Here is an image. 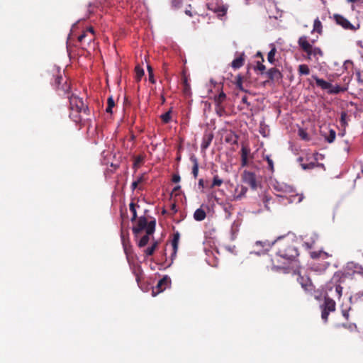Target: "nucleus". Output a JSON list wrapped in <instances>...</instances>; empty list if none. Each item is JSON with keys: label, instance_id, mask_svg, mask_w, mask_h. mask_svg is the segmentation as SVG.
Returning a JSON list of instances; mask_svg holds the SVG:
<instances>
[{"label": "nucleus", "instance_id": "1", "mask_svg": "<svg viewBox=\"0 0 363 363\" xmlns=\"http://www.w3.org/2000/svg\"><path fill=\"white\" fill-rule=\"evenodd\" d=\"M274 189L281 193L278 195L279 197L287 199L288 203H299L304 198L303 194L296 193L293 186L285 183L276 182L274 184Z\"/></svg>", "mask_w": 363, "mask_h": 363}, {"label": "nucleus", "instance_id": "2", "mask_svg": "<svg viewBox=\"0 0 363 363\" xmlns=\"http://www.w3.org/2000/svg\"><path fill=\"white\" fill-rule=\"evenodd\" d=\"M283 238L284 237L277 242L278 243L277 255L289 261L294 260L299 255L298 249L289 240H283Z\"/></svg>", "mask_w": 363, "mask_h": 363}, {"label": "nucleus", "instance_id": "3", "mask_svg": "<svg viewBox=\"0 0 363 363\" xmlns=\"http://www.w3.org/2000/svg\"><path fill=\"white\" fill-rule=\"evenodd\" d=\"M70 109L76 111H83V113L88 115L89 108L84 104L82 98H79L76 94H72L69 96Z\"/></svg>", "mask_w": 363, "mask_h": 363}, {"label": "nucleus", "instance_id": "4", "mask_svg": "<svg viewBox=\"0 0 363 363\" xmlns=\"http://www.w3.org/2000/svg\"><path fill=\"white\" fill-rule=\"evenodd\" d=\"M333 18L337 25L341 26L345 30L356 31L360 28L359 23L356 25L352 24L347 18L340 14H334Z\"/></svg>", "mask_w": 363, "mask_h": 363}, {"label": "nucleus", "instance_id": "5", "mask_svg": "<svg viewBox=\"0 0 363 363\" xmlns=\"http://www.w3.org/2000/svg\"><path fill=\"white\" fill-rule=\"evenodd\" d=\"M336 304L335 301L325 294L324 296V301L320 305L321 310V318H328L330 312L335 311Z\"/></svg>", "mask_w": 363, "mask_h": 363}, {"label": "nucleus", "instance_id": "6", "mask_svg": "<svg viewBox=\"0 0 363 363\" xmlns=\"http://www.w3.org/2000/svg\"><path fill=\"white\" fill-rule=\"evenodd\" d=\"M335 279L334 276L333 280L327 283L325 286V294L328 296H332L334 298L340 299L342 295V286L340 284L335 283L333 280Z\"/></svg>", "mask_w": 363, "mask_h": 363}, {"label": "nucleus", "instance_id": "7", "mask_svg": "<svg viewBox=\"0 0 363 363\" xmlns=\"http://www.w3.org/2000/svg\"><path fill=\"white\" fill-rule=\"evenodd\" d=\"M53 86L56 90L61 92L60 94H68L70 90V85L67 83V79L62 75L55 77Z\"/></svg>", "mask_w": 363, "mask_h": 363}, {"label": "nucleus", "instance_id": "8", "mask_svg": "<svg viewBox=\"0 0 363 363\" xmlns=\"http://www.w3.org/2000/svg\"><path fill=\"white\" fill-rule=\"evenodd\" d=\"M281 238L282 237H279L277 240H275L273 242L257 241L255 244V247L257 248V250L254 251V253L258 255L265 253L271 249L272 245H274L279 240H281Z\"/></svg>", "mask_w": 363, "mask_h": 363}, {"label": "nucleus", "instance_id": "9", "mask_svg": "<svg viewBox=\"0 0 363 363\" xmlns=\"http://www.w3.org/2000/svg\"><path fill=\"white\" fill-rule=\"evenodd\" d=\"M156 221L155 220H151L149 222L148 225L147 226L146 235L141 238L139 240L138 246L140 247H143L145 246L150 240V235L153 234L155 230Z\"/></svg>", "mask_w": 363, "mask_h": 363}, {"label": "nucleus", "instance_id": "10", "mask_svg": "<svg viewBox=\"0 0 363 363\" xmlns=\"http://www.w3.org/2000/svg\"><path fill=\"white\" fill-rule=\"evenodd\" d=\"M316 40H309L307 35H301L298 40L299 48L306 53L311 49Z\"/></svg>", "mask_w": 363, "mask_h": 363}, {"label": "nucleus", "instance_id": "11", "mask_svg": "<svg viewBox=\"0 0 363 363\" xmlns=\"http://www.w3.org/2000/svg\"><path fill=\"white\" fill-rule=\"evenodd\" d=\"M170 278L168 276H164L162 279L159 280L157 286L152 289L153 296H156L159 293L163 291L170 286Z\"/></svg>", "mask_w": 363, "mask_h": 363}, {"label": "nucleus", "instance_id": "12", "mask_svg": "<svg viewBox=\"0 0 363 363\" xmlns=\"http://www.w3.org/2000/svg\"><path fill=\"white\" fill-rule=\"evenodd\" d=\"M208 8L218 17L224 16L228 11V6L222 4L211 3L208 4Z\"/></svg>", "mask_w": 363, "mask_h": 363}, {"label": "nucleus", "instance_id": "13", "mask_svg": "<svg viewBox=\"0 0 363 363\" xmlns=\"http://www.w3.org/2000/svg\"><path fill=\"white\" fill-rule=\"evenodd\" d=\"M242 180L245 184H248L252 189H257V179L255 173L246 170L244 171L242 174Z\"/></svg>", "mask_w": 363, "mask_h": 363}, {"label": "nucleus", "instance_id": "14", "mask_svg": "<svg viewBox=\"0 0 363 363\" xmlns=\"http://www.w3.org/2000/svg\"><path fill=\"white\" fill-rule=\"evenodd\" d=\"M297 281L306 291L311 292L314 289V286L311 279L307 276H302L299 274L297 278Z\"/></svg>", "mask_w": 363, "mask_h": 363}, {"label": "nucleus", "instance_id": "15", "mask_svg": "<svg viewBox=\"0 0 363 363\" xmlns=\"http://www.w3.org/2000/svg\"><path fill=\"white\" fill-rule=\"evenodd\" d=\"M265 74L267 76L268 79L272 82H279L281 80L283 77L281 72L276 67L269 69L265 72Z\"/></svg>", "mask_w": 363, "mask_h": 363}, {"label": "nucleus", "instance_id": "16", "mask_svg": "<svg viewBox=\"0 0 363 363\" xmlns=\"http://www.w3.org/2000/svg\"><path fill=\"white\" fill-rule=\"evenodd\" d=\"M147 220L145 216H141L139 218L137 224L133 228V233L137 235L140 231L143 230H145L147 231V226L148 225Z\"/></svg>", "mask_w": 363, "mask_h": 363}, {"label": "nucleus", "instance_id": "17", "mask_svg": "<svg viewBox=\"0 0 363 363\" xmlns=\"http://www.w3.org/2000/svg\"><path fill=\"white\" fill-rule=\"evenodd\" d=\"M179 238H180L179 233V232L174 233L173 235L172 240V246L173 248V252L171 255L172 260H173L177 256V250H178V247H179Z\"/></svg>", "mask_w": 363, "mask_h": 363}, {"label": "nucleus", "instance_id": "18", "mask_svg": "<svg viewBox=\"0 0 363 363\" xmlns=\"http://www.w3.org/2000/svg\"><path fill=\"white\" fill-rule=\"evenodd\" d=\"M297 160L300 163V165L301 166V167L303 169H305V170H306V169H311L314 168L316 166H323V164L317 163V159L316 158H315V162H311L309 163L303 162L304 160H305V158L303 157H299L297 159Z\"/></svg>", "mask_w": 363, "mask_h": 363}, {"label": "nucleus", "instance_id": "19", "mask_svg": "<svg viewBox=\"0 0 363 363\" xmlns=\"http://www.w3.org/2000/svg\"><path fill=\"white\" fill-rule=\"evenodd\" d=\"M213 138V135L211 133H206L202 138L201 148L202 150H206L211 145Z\"/></svg>", "mask_w": 363, "mask_h": 363}, {"label": "nucleus", "instance_id": "20", "mask_svg": "<svg viewBox=\"0 0 363 363\" xmlns=\"http://www.w3.org/2000/svg\"><path fill=\"white\" fill-rule=\"evenodd\" d=\"M312 77L315 81L316 85L323 90L328 91L329 88L331 86V83L318 78L316 75H313Z\"/></svg>", "mask_w": 363, "mask_h": 363}, {"label": "nucleus", "instance_id": "21", "mask_svg": "<svg viewBox=\"0 0 363 363\" xmlns=\"http://www.w3.org/2000/svg\"><path fill=\"white\" fill-rule=\"evenodd\" d=\"M307 57L308 59H311L313 57H316L318 56L322 57L323 55V53L321 50V49L318 47H314L313 45L311 47V49L308 51Z\"/></svg>", "mask_w": 363, "mask_h": 363}, {"label": "nucleus", "instance_id": "22", "mask_svg": "<svg viewBox=\"0 0 363 363\" xmlns=\"http://www.w3.org/2000/svg\"><path fill=\"white\" fill-rule=\"evenodd\" d=\"M271 50L267 54V60L271 65L275 64V55L277 53V48L273 43L269 45Z\"/></svg>", "mask_w": 363, "mask_h": 363}, {"label": "nucleus", "instance_id": "23", "mask_svg": "<svg viewBox=\"0 0 363 363\" xmlns=\"http://www.w3.org/2000/svg\"><path fill=\"white\" fill-rule=\"evenodd\" d=\"M310 256L312 259H319V258L324 259L328 258L329 257V255H328V253H327L323 250H319V251L311 252Z\"/></svg>", "mask_w": 363, "mask_h": 363}, {"label": "nucleus", "instance_id": "24", "mask_svg": "<svg viewBox=\"0 0 363 363\" xmlns=\"http://www.w3.org/2000/svg\"><path fill=\"white\" fill-rule=\"evenodd\" d=\"M318 33L320 35H321L323 33V25L318 18H316L313 21V30H311V33Z\"/></svg>", "mask_w": 363, "mask_h": 363}, {"label": "nucleus", "instance_id": "25", "mask_svg": "<svg viewBox=\"0 0 363 363\" xmlns=\"http://www.w3.org/2000/svg\"><path fill=\"white\" fill-rule=\"evenodd\" d=\"M206 217V211L201 208H197L194 213V218L196 221H202Z\"/></svg>", "mask_w": 363, "mask_h": 363}, {"label": "nucleus", "instance_id": "26", "mask_svg": "<svg viewBox=\"0 0 363 363\" xmlns=\"http://www.w3.org/2000/svg\"><path fill=\"white\" fill-rule=\"evenodd\" d=\"M82 113L83 111H76L71 110L69 113L70 118L76 123H79L82 121Z\"/></svg>", "mask_w": 363, "mask_h": 363}, {"label": "nucleus", "instance_id": "27", "mask_svg": "<svg viewBox=\"0 0 363 363\" xmlns=\"http://www.w3.org/2000/svg\"><path fill=\"white\" fill-rule=\"evenodd\" d=\"M191 161L193 162L192 174L196 179L199 174V162L197 158L193 155L191 157Z\"/></svg>", "mask_w": 363, "mask_h": 363}, {"label": "nucleus", "instance_id": "28", "mask_svg": "<svg viewBox=\"0 0 363 363\" xmlns=\"http://www.w3.org/2000/svg\"><path fill=\"white\" fill-rule=\"evenodd\" d=\"M244 64V58L242 55L235 58L231 62V66L234 69L240 68Z\"/></svg>", "mask_w": 363, "mask_h": 363}, {"label": "nucleus", "instance_id": "29", "mask_svg": "<svg viewBox=\"0 0 363 363\" xmlns=\"http://www.w3.org/2000/svg\"><path fill=\"white\" fill-rule=\"evenodd\" d=\"M223 209L225 212V218L229 219L232 216L233 206L230 203L223 204Z\"/></svg>", "mask_w": 363, "mask_h": 363}, {"label": "nucleus", "instance_id": "30", "mask_svg": "<svg viewBox=\"0 0 363 363\" xmlns=\"http://www.w3.org/2000/svg\"><path fill=\"white\" fill-rule=\"evenodd\" d=\"M345 89L341 87L339 85L333 86L331 84V86L329 88V89L328 91V93L330 94H339L340 92L345 91Z\"/></svg>", "mask_w": 363, "mask_h": 363}, {"label": "nucleus", "instance_id": "31", "mask_svg": "<svg viewBox=\"0 0 363 363\" xmlns=\"http://www.w3.org/2000/svg\"><path fill=\"white\" fill-rule=\"evenodd\" d=\"M239 231V224L235 221L231 225L230 229V239L231 240H234L236 238L237 233Z\"/></svg>", "mask_w": 363, "mask_h": 363}, {"label": "nucleus", "instance_id": "32", "mask_svg": "<svg viewBox=\"0 0 363 363\" xmlns=\"http://www.w3.org/2000/svg\"><path fill=\"white\" fill-rule=\"evenodd\" d=\"M362 297H363V289L351 296L350 301L351 303H357L361 300Z\"/></svg>", "mask_w": 363, "mask_h": 363}, {"label": "nucleus", "instance_id": "33", "mask_svg": "<svg viewBox=\"0 0 363 363\" xmlns=\"http://www.w3.org/2000/svg\"><path fill=\"white\" fill-rule=\"evenodd\" d=\"M298 74L300 75H308L310 73V69L307 65L302 64L298 66Z\"/></svg>", "mask_w": 363, "mask_h": 363}, {"label": "nucleus", "instance_id": "34", "mask_svg": "<svg viewBox=\"0 0 363 363\" xmlns=\"http://www.w3.org/2000/svg\"><path fill=\"white\" fill-rule=\"evenodd\" d=\"M225 99L226 94L223 91H221L218 95L214 97L215 104L222 105Z\"/></svg>", "mask_w": 363, "mask_h": 363}, {"label": "nucleus", "instance_id": "35", "mask_svg": "<svg viewBox=\"0 0 363 363\" xmlns=\"http://www.w3.org/2000/svg\"><path fill=\"white\" fill-rule=\"evenodd\" d=\"M115 106L114 100L112 96H109L107 100V107L106 108V111L108 113H113V108Z\"/></svg>", "mask_w": 363, "mask_h": 363}, {"label": "nucleus", "instance_id": "36", "mask_svg": "<svg viewBox=\"0 0 363 363\" xmlns=\"http://www.w3.org/2000/svg\"><path fill=\"white\" fill-rule=\"evenodd\" d=\"M130 211L132 213L131 221L133 222L136 220L137 218V211H136V206L133 202H131L129 205Z\"/></svg>", "mask_w": 363, "mask_h": 363}, {"label": "nucleus", "instance_id": "37", "mask_svg": "<svg viewBox=\"0 0 363 363\" xmlns=\"http://www.w3.org/2000/svg\"><path fill=\"white\" fill-rule=\"evenodd\" d=\"M336 132L334 130L330 129L329 131V135L325 137V140L329 143H332L333 142H334Z\"/></svg>", "mask_w": 363, "mask_h": 363}, {"label": "nucleus", "instance_id": "38", "mask_svg": "<svg viewBox=\"0 0 363 363\" xmlns=\"http://www.w3.org/2000/svg\"><path fill=\"white\" fill-rule=\"evenodd\" d=\"M157 246V242H155L150 247H148L145 250V253L147 256H150L155 252Z\"/></svg>", "mask_w": 363, "mask_h": 363}, {"label": "nucleus", "instance_id": "39", "mask_svg": "<svg viewBox=\"0 0 363 363\" xmlns=\"http://www.w3.org/2000/svg\"><path fill=\"white\" fill-rule=\"evenodd\" d=\"M223 184V179H221L218 175L213 177L211 187L220 186Z\"/></svg>", "mask_w": 363, "mask_h": 363}, {"label": "nucleus", "instance_id": "40", "mask_svg": "<svg viewBox=\"0 0 363 363\" xmlns=\"http://www.w3.org/2000/svg\"><path fill=\"white\" fill-rule=\"evenodd\" d=\"M143 75H144V70H143V69L141 68L140 66H137L135 67L136 79L138 81H140Z\"/></svg>", "mask_w": 363, "mask_h": 363}, {"label": "nucleus", "instance_id": "41", "mask_svg": "<svg viewBox=\"0 0 363 363\" xmlns=\"http://www.w3.org/2000/svg\"><path fill=\"white\" fill-rule=\"evenodd\" d=\"M241 158H248V155L250 153V150L247 146H242L241 148Z\"/></svg>", "mask_w": 363, "mask_h": 363}, {"label": "nucleus", "instance_id": "42", "mask_svg": "<svg viewBox=\"0 0 363 363\" xmlns=\"http://www.w3.org/2000/svg\"><path fill=\"white\" fill-rule=\"evenodd\" d=\"M161 118L164 123H169L171 120V111L169 110V111L163 113L161 116Z\"/></svg>", "mask_w": 363, "mask_h": 363}, {"label": "nucleus", "instance_id": "43", "mask_svg": "<svg viewBox=\"0 0 363 363\" xmlns=\"http://www.w3.org/2000/svg\"><path fill=\"white\" fill-rule=\"evenodd\" d=\"M86 32H89L90 33H91L92 35L94 34V30L92 27H89L87 28V30L86 32H84V33H82V35H80L78 38V40L79 42H82V40L86 38Z\"/></svg>", "mask_w": 363, "mask_h": 363}, {"label": "nucleus", "instance_id": "44", "mask_svg": "<svg viewBox=\"0 0 363 363\" xmlns=\"http://www.w3.org/2000/svg\"><path fill=\"white\" fill-rule=\"evenodd\" d=\"M265 160L267 162L268 164V169L273 172H274V162L273 160L271 159L269 155L265 156Z\"/></svg>", "mask_w": 363, "mask_h": 363}, {"label": "nucleus", "instance_id": "45", "mask_svg": "<svg viewBox=\"0 0 363 363\" xmlns=\"http://www.w3.org/2000/svg\"><path fill=\"white\" fill-rule=\"evenodd\" d=\"M347 113L343 111L341 113V116H340V123H341V125L343 127H346L347 125V121L346 120L347 118Z\"/></svg>", "mask_w": 363, "mask_h": 363}, {"label": "nucleus", "instance_id": "46", "mask_svg": "<svg viewBox=\"0 0 363 363\" xmlns=\"http://www.w3.org/2000/svg\"><path fill=\"white\" fill-rule=\"evenodd\" d=\"M216 111L219 116H222L225 113V109L222 105L216 104Z\"/></svg>", "mask_w": 363, "mask_h": 363}, {"label": "nucleus", "instance_id": "47", "mask_svg": "<svg viewBox=\"0 0 363 363\" xmlns=\"http://www.w3.org/2000/svg\"><path fill=\"white\" fill-rule=\"evenodd\" d=\"M236 86L240 89V90H243V88H242V77L238 75L237 77V79H236Z\"/></svg>", "mask_w": 363, "mask_h": 363}, {"label": "nucleus", "instance_id": "48", "mask_svg": "<svg viewBox=\"0 0 363 363\" xmlns=\"http://www.w3.org/2000/svg\"><path fill=\"white\" fill-rule=\"evenodd\" d=\"M182 0H172V6L174 8H179L182 5Z\"/></svg>", "mask_w": 363, "mask_h": 363}, {"label": "nucleus", "instance_id": "49", "mask_svg": "<svg viewBox=\"0 0 363 363\" xmlns=\"http://www.w3.org/2000/svg\"><path fill=\"white\" fill-rule=\"evenodd\" d=\"M299 136L303 140H308V134L303 130L301 129L298 131Z\"/></svg>", "mask_w": 363, "mask_h": 363}, {"label": "nucleus", "instance_id": "50", "mask_svg": "<svg viewBox=\"0 0 363 363\" xmlns=\"http://www.w3.org/2000/svg\"><path fill=\"white\" fill-rule=\"evenodd\" d=\"M314 243H315V240H313L311 242H305L303 245L306 249H311L313 247V245Z\"/></svg>", "mask_w": 363, "mask_h": 363}, {"label": "nucleus", "instance_id": "51", "mask_svg": "<svg viewBox=\"0 0 363 363\" xmlns=\"http://www.w3.org/2000/svg\"><path fill=\"white\" fill-rule=\"evenodd\" d=\"M355 74H356L357 80L358 83L359 84H363V79H362L360 71L359 70H357L356 72H355Z\"/></svg>", "mask_w": 363, "mask_h": 363}, {"label": "nucleus", "instance_id": "52", "mask_svg": "<svg viewBox=\"0 0 363 363\" xmlns=\"http://www.w3.org/2000/svg\"><path fill=\"white\" fill-rule=\"evenodd\" d=\"M257 69L261 72H264L266 69V67L262 63L258 62Z\"/></svg>", "mask_w": 363, "mask_h": 363}, {"label": "nucleus", "instance_id": "53", "mask_svg": "<svg viewBox=\"0 0 363 363\" xmlns=\"http://www.w3.org/2000/svg\"><path fill=\"white\" fill-rule=\"evenodd\" d=\"M181 177L179 174H174L172 177V182L174 183H178L180 182Z\"/></svg>", "mask_w": 363, "mask_h": 363}, {"label": "nucleus", "instance_id": "54", "mask_svg": "<svg viewBox=\"0 0 363 363\" xmlns=\"http://www.w3.org/2000/svg\"><path fill=\"white\" fill-rule=\"evenodd\" d=\"M248 164V158H241V165L242 167H245Z\"/></svg>", "mask_w": 363, "mask_h": 363}, {"label": "nucleus", "instance_id": "55", "mask_svg": "<svg viewBox=\"0 0 363 363\" xmlns=\"http://www.w3.org/2000/svg\"><path fill=\"white\" fill-rule=\"evenodd\" d=\"M148 75H149V81L151 83L155 84V78H154L153 73L148 74Z\"/></svg>", "mask_w": 363, "mask_h": 363}, {"label": "nucleus", "instance_id": "56", "mask_svg": "<svg viewBox=\"0 0 363 363\" xmlns=\"http://www.w3.org/2000/svg\"><path fill=\"white\" fill-rule=\"evenodd\" d=\"M145 180L144 175H140L136 180H135L138 184L143 182Z\"/></svg>", "mask_w": 363, "mask_h": 363}, {"label": "nucleus", "instance_id": "57", "mask_svg": "<svg viewBox=\"0 0 363 363\" xmlns=\"http://www.w3.org/2000/svg\"><path fill=\"white\" fill-rule=\"evenodd\" d=\"M142 160V157H138L134 162V166H137L140 162H141Z\"/></svg>", "mask_w": 363, "mask_h": 363}, {"label": "nucleus", "instance_id": "58", "mask_svg": "<svg viewBox=\"0 0 363 363\" xmlns=\"http://www.w3.org/2000/svg\"><path fill=\"white\" fill-rule=\"evenodd\" d=\"M138 182H136L135 181L133 182L132 184H131V189L133 191H134L137 187H138Z\"/></svg>", "mask_w": 363, "mask_h": 363}, {"label": "nucleus", "instance_id": "59", "mask_svg": "<svg viewBox=\"0 0 363 363\" xmlns=\"http://www.w3.org/2000/svg\"><path fill=\"white\" fill-rule=\"evenodd\" d=\"M269 201V199L267 197L264 198V206L267 210H269V208L268 207Z\"/></svg>", "mask_w": 363, "mask_h": 363}, {"label": "nucleus", "instance_id": "60", "mask_svg": "<svg viewBox=\"0 0 363 363\" xmlns=\"http://www.w3.org/2000/svg\"><path fill=\"white\" fill-rule=\"evenodd\" d=\"M121 238H122V240H123V245L125 253L128 254V249H127V246L125 245V241L123 240V236L122 235Z\"/></svg>", "mask_w": 363, "mask_h": 363}, {"label": "nucleus", "instance_id": "61", "mask_svg": "<svg viewBox=\"0 0 363 363\" xmlns=\"http://www.w3.org/2000/svg\"><path fill=\"white\" fill-rule=\"evenodd\" d=\"M242 102L244 103V104H246L247 106L250 105V103L247 101V97L246 96H244L242 98Z\"/></svg>", "mask_w": 363, "mask_h": 363}, {"label": "nucleus", "instance_id": "62", "mask_svg": "<svg viewBox=\"0 0 363 363\" xmlns=\"http://www.w3.org/2000/svg\"><path fill=\"white\" fill-rule=\"evenodd\" d=\"M185 13H186V15H188L189 16H190V17H191V16H193V15H192V13H191V10H190V9H186L185 10Z\"/></svg>", "mask_w": 363, "mask_h": 363}, {"label": "nucleus", "instance_id": "63", "mask_svg": "<svg viewBox=\"0 0 363 363\" xmlns=\"http://www.w3.org/2000/svg\"><path fill=\"white\" fill-rule=\"evenodd\" d=\"M148 74L153 73L152 68L150 66H147Z\"/></svg>", "mask_w": 363, "mask_h": 363}, {"label": "nucleus", "instance_id": "64", "mask_svg": "<svg viewBox=\"0 0 363 363\" xmlns=\"http://www.w3.org/2000/svg\"><path fill=\"white\" fill-rule=\"evenodd\" d=\"M199 185L201 186H203V179H199Z\"/></svg>", "mask_w": 363, "mask_h": 363}]
</instances>
